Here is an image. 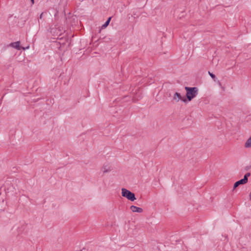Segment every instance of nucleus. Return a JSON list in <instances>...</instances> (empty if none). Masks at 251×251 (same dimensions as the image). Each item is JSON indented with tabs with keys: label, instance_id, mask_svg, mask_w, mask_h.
I'll return each mask as SVG.
<instances>
[{
	"label": "nucleus",
	"instance_id": "obj_3",
	"mask_svg": "<svg viewBox=\"0 0 251 251\" xmlns=\"http://www.w3.org/2000/svg\"><path fill=\"white\" fill-rule=\"evenodd\" d=\"M132 93V100L134 102H136L141 99L142 93L139 90V88H137Z\"/></svg>",
	"mask_w": 251,
	"mask_h": 251
},
{
	"label": "nucleus",
	"instance_id": "obj_7",
	"mask_svg": "<svg viewBox=\"0 0 251 251\" xmlns=\"http://www.w3.org/2000/svg\"><path fill=\"white\" fill-rule=\"evenodd\" d=\"M247 183L243 179H241L237 181H236L233 186V191L237 187H238L240 185L245 184Z\"/></svg>",
	"mask_w": 251,
	"mask_h": 251
},
{
	"label": "nucleus",
	"instance_id": "obj_15",
	"mask_svg": "<svg viewBox=\"0 0 251 251\" xmlns=\"http://www.w3.org/2000/svg\"><path fill=\"white\" fill-rule=\"evenodd\" d=\"M31 2H32V4H34V0H30Z\"/></svg>",
	"mask_w": 251,
	"mask_h": 251
},
{
	"label": "nucleus",
	"instance_id": "obj_4",
	"mask_svg": "<svg viewBox=\"0 0 251 251\" xmlns=\"http://www.w3.org/2000/svg\"><path fill=\"white\" fill-rule=\"evenodd\" d=\"M173 100L176 102L179 101V100H181L182 101L186 102H187V99L181 96L180 93L176 92L173 96Z\"/></svg>",
	"mask_w": 251,
	"mask_h": 251
},
{
	"label": "nucleus",
	"instance_id": "obj_6",
	"mask_svg": "<svg viewBox=\"0 0 251 251\" xmlns=\"http://www.w3.org/2000/svg\"><path fill=\"white\" fill-rule=\"evenodd\" d=\"M20 42L17 41V42L11 43L10 44V46L12 47H13L17 50H20L22 49V47L20 46Z\"/></svg>",
	"mask_w": 251,
	"mask_h": 251
},
{
	"label": "nucleus",
	"instance_id": "obj_11",
	"mask_svg": "<svg viewBox=\"0 0 251 251\" xmlns=\"http://www.w3.org/2000/svg\"><path fill=\"white\" fill-rule=\"evenodd\" d=\"M251 176V173H246L244 176V178H242L246 183L248 182V177H249L250 176Z\"/></svg>",
	"mask_w": 251,
	"mask_h": 251
},
{
	"label": "nucleus",
	"instance_id": "obj_12",
	"mask_svg": "<svg viewBox=\"0 0 251 251\" xmlns=\"http://www.w3.org/2000/svg\"><path fill=\"white\" fill-rule=\"evenodd\" d=\"M208 74L210 76L214 79V81H216V75L213 73H211L210 71H208Z\"/></svg>",
	"mask_w": 251,
	"mask_h": 251
},
{
	"label": "nucleus",
	"instance_id": "obj_13",
	"mask_svg": "<svg viewBox=\"0 0 251 251\" xmlns=\"http://www.w3.org/2000/svg\"><path fill=\"white\" fill-rule=\"evenodd\" d=\"M251 168V166H247L245 168V170L248 171Z\"/></svg>",
	"mask_w": 251,
	"mask_h": 251
},
{
	"label": "nucleus",
	"instance_id": "obj_14",
	"mask_svg": "<svg viewBox=\"0 0 251 251\" xmlns=\"http://www.w3.org/2000/svg\"><path fill=\"white\" fill-rule=\"evenodd\" d=\"M43 14H44V13L43 12V13H42L40 14V19H42Z\"/></svg>",
	"mask_w": 251,
	"mask_h": 251
},
{
	"label": "nucleus",
	"instance_id": "obj_2",
	"mask_svg": "<svg viewBox=\"0 0 251 251\" xmlns=\"http://www.w3.org/2000/svg\"><path fill=\"white\" fill-rule=\"evenodd\" d=\"M122 195L132 201L136 199L135 194L126 188L122 189Z\"/></svg>",
	"mask_w": 251,
	"mask_h": 251
},
{
	"label": "nucleus",
	"instance_id": "obj_8",
	"mask_svg": "<svg viewBox=\"0 0 251 251\" xmlns=\"http://www.w3.org/2000/svg\"><path fill=\"white\" fill-rule=\"evenodd\" d=\"M101 170L103 173H106L110 172L112 170V168L108 166H103L101 167Z\"/></svg>",
	"mask_w": 251,
	"mask_h": 251
},
{
	"label": "nucleus",
	"instance_id": "obj_1",
	"mask_svg": "<svg viewBox=\"0 0 251 251\" xmlns=\"http://www.w3.org/2000/svg\"><path fill=\"white\" fill-rule=\"evenodd\" d=\"M185 89L186 91V99L191 101L193 99L196 97L198 93V89L197 87H185Z\"/></svg>",
	"mask_w": 251,
	"mask_h": 251
},
{
	"label": "nucleus",
	"instance_id": "obj_10",
	"mask_svg": "<svg viewBox=\"0 0 251 251\" xmlns=\"http://www.w3.org/2000/svg\"><path fill=\"white\" fill-rule=\"evenodd\" d=\"M246 148H251V136L247 140L245 144Z\"/></svg>",
	"mask_w": 251,
	"mask_h": 251
},
{
	"label": "nucleus",
	"instance_id": "obj_5",
	"mask_svg": "<svg viewBox=\"0 0 251 251\" xmlns=\"http://www.w3.org/2000/svg\"><path fill=\"white\" fill-rule=\"evenodd\" d=\"M130 209L133 212L141 213L143 211L142 208L138 207L134 205H131L130 207Z\"/></svg>",
	"mask_w": 251,
	"mask_h": 251
},
{
	"label": "nucleus",
	"instance_id": "obj_9",
	"mask_svg": "<svg viewBox=\"0 0 251 251\" xmlns=\"http://www.w3.org/2000/svg\"><path fill=\"white\" fill-rule=\"evenodd\" d=\"M111 19V17H109L108 18V19L107 20V21L105 22V23L102 25V26L101 27V29H104V28H106L109 24Z\"/></svg>",
	"mask_w": 251,
	"mask_h": 251
}]
</instances>
